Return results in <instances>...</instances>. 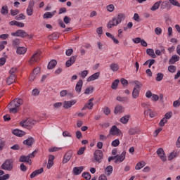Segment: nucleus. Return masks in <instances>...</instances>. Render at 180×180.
<instances>
[{"mask_svg":"<svg viewBox=\"0 0 180 180\" xmlns=\"http://www.w3.org/2000/svg\"><path fill=\"white\" fill-rule=\"evenodd\" d=\"M22 105H23V100L22 98H15L8 105L10 113H18L19 110L18 108Z\"/></svg>","mask_w":180,"mask_h":180,"instance_id":"obj_1","label":"nucleus"},{"mask_svg":"<svg viewBox=\"0 0 180 180\" xmlns=\"http://www.w3.org/2000/svg\"><path fill=\"white\" fill-rule=\"evenodd\" d=\"M126 18L124 13H120L117 17L112 18V20H110L107 24L108 29H112L113 26H117L120 23H122V20Z\"/></svg>","mask_w":180,"mask_h":180,"instance_id":"obj_2","label":"nucleus"},{"mask_svg":"<svg viewBox=\"0 0 180 180\" xmlns=\"http://www.w3.org/2000/svg\"><path fill=\"white\" fill-rule=\"evenodd\" d=\"M34 123H36V121L29 118L25 121H21L20 122V126L24 127L25 129H30L32 127H33V126H34Z\"/></svg>","mask_w":180,"mask_h":180,"instance_id":"obj_3","label":"nucleus"},{"mask_svg":"<svg viewBox=\"0 0 180 180\" xmlns=\"http://www.w3.org/2000/svg\"><path fill=\"white\" fill-rule=\"evenodd\" d=\"M1 169L12 171L13 169V161L11 159L6 160L1 166Z\"/></svg>","mask_w":180,"mask_h":180,"instance_id":"obj_4","label":"nucleus"},{"mask_svg":"<svg viewBox=\"0 0 180 180\" xmlns=\"http://www.w3.org/2000/svg\"><path fill=\"white\" fill-rule=\"evenodd\" d=\"M135 86L132 91V98L133 99H137L140 95V85H141V83L139 81L134 82Z\"/></svg>","mask_w":180,"mask_h":180,"instance_id":"obj_5","label":"nucleus"},{"mask_svg":"<svg viewBox=\"0 0 180 180\" xmlns=\"http://www.w3.org/2000/svg\"><path fill=\"white\" fill-rule=\"evenodd\" d=\"M94 158L96 162L101 164V162H102V160H103V152L101 150H95L94 153Z\"/></svg>","mask_w":180,"mask_h":180,"instance_id":"obj_6","label":"nucleus"},{"mask_svg":"<svg viewBox=\"0 0 180 180\" xmlns=\"http://www.w3.org/2000/svg\"><path fill=\"white\" fill-rule=\"evenodd\" d=\"M11 36H13L14 37H21L23 39L27 37V34L23 30H18L15 32H12Z\"/></svg>","mask_w":180,"mask_h":180,"instance_id":"obj_7","label":"nucleus"},{"mask_svg":"<svg viewBox=\"0 0 180 180\" xmlns=\"http://www.w3.org/2000/svg\"><path fill=\"white\" fill-rule=\"evenodd\" d=\"M109 134L111 136H120L122 134V131L116 125H113L110 129Z\"/></svg>","mask_w":180,"mask_h":180,"instance_id":"obj_8","label":"nucleus"},{"mask_svg":"<svg viewBox=\"0 0 180 180\" xmlns=\"http://www.w3.org/2000/svg\"><path fill=\"white\" fill-rule=\"evenodd\" d=\"M33 6H34V1L31 0L30 1L27 8V15L28 16H32V15H33Z\"/></svg>","mask_w":180,"mask_h":180,"instance_id":"obj_9","label":"nucleus"},{"mask_svg":"<svg viewBox=\"0 0 180 180\" xmlns=\"http://www.w3.org/2000/svg\"><path fill=\"white\" fill-rule=\"evenodd\" d=\"M157 154L158 157H160V160L165 162L167 161V156L165 155V153H164V149L160 148L157 150Z\"/></svg>","mask_w":180,"mask_h":180,"instance_id":"obj_10","label":"nucleus"},{"mask_svg":"<svg viewBox=\"0 0 180 180\" xmlns=\"http://www.w3.org/2000/svg\"><path fill=\"white\" fill-rule=\"evenodd\" d=\"M172 8V6H171V4L168 1H163L160 5V9H167V11H171Z\"/></svg>","mask_w":180,"mask_h":180,"instance_id":"obj_11","label":"nucleus"},{"mask_svg":"<svg viewBox=\"0 0 180 180\" xmlns=\"http://www.w3.org/2000/svg\"><path fill=\"white\" fill-rule=\"evenodd\" d=\"M117 158L115 160V164H117V162H123L124 161V158H126V151H123L120 155H117Z\"/></svg>","mask_w":180,"mask_h":180,"instance_id":"obj_12","label":"nucleus"},{"mask_svg":"<svg viewBox=\"0 0 180 180\" xmlns=\"http://www.w3.org/2000/svg\"><path fill=\"white\" fill-rule=\"evenodd\" d=\"M53 165H54V155H49L46 168H48V169H50V168H51V167H53Z\"/></svg>","mask_w":180,"mask_h":180,"instance_id":"obj_13","label":"nucleus"},{"mask_svg":"<svg viewBox=\"0 0 180 180\" xmlns=\"http://www.w3.org/2000/svg\"><path fill=\"white\" fill-rule=\"evenodd\" d=\"M72 157V153L70 152H68L65 153V155L63 157V160L62 161L63 164H67L70 160H71V158Z\"/></svg>","mask_w":180,"mask_h":180,"instance_id":"obj_14","label":"nucleus"},{"mask_svg":"<svg viewBox=\"0 0 180 180\" xmlns=\"http://www.w3.org/2000/svg\"><path fill=\"white\" fill-rule=\"evenodd\" d=\"M12 133L13 134H14L15 136H17L18 137H23V136L26 134V132L20 129H13L12 131Z\"/></svg>","mask_w":180,"mask_h":180,"instance_id":"obj_15","label":"nucleus"},{"mask_svg":"<svg viewBox=\"0 0 180 180\" xmlns=\"http://www.w3.org/2000/svg\"><path fill=\"white\" fill-rule=\"evenodd\" d=\"M82 85L83 82L82 79H79L76 84L75 91L77 94H81V91H82Z\"/></svg>","mask_w":180,"mask_h":180,"instance_id":"obj_16","label":"nucleus"},{"mask_svg":"<svg viewBox=\"0 0 180 180\" xmlns=\"http://www.w3.org/2000/svg\"><path fill=\"white\" fill-rule=\"evenodd\" d=\"M16 79V75H11L7 78L6 84L7 85H12V84H15Z\"/></svg>","mask_w":180,"mask_h":180,"instance_id":"obj_17","label":"nucleus"},{"mask_svg":"<svg viewBox=\"0 0 180 180\" xmlns=\"http://www.w3.org/2000/svg\"><path fill=\"white\" fill-rule=\"evenodd\" d=\"M20 162H27L30 165H32V160H30L29 156L22 155L19 159Z\"/></svg>","mask_w":180,"mask_h":180,"instance_id":"obj_18","label":"nucleus"},{"mask_svg":"<svg viewBox=\"0 0 180 180\" xmlns=\"http://www.w3.org/2000/svg\"><path fill=\"white\" fill-rule=\"evenodd\" d=\"M75 103H77V102L74 100L70 101H65L63 103V108L65 109H70V108H71V106L75 105Z\"/></svg>","mask_w":180,"mask_h":180,"instance_id":"obj_19","label":"nucleus"},{"mask_svg":"<svg viewBox=\"0 0 180 180\" xmlns=\"http://www.w3.org/2000/svg\"><path fill=\"white\" fill-rule=\"evenodd\" d=\"M56 13H57V11H53V12H46L44 14V19H51Z\"/></svg>","mask_w":180,"mask_h":180,"instance_id":"obj_20","label":"nucleus"},{"mask_svg":"<svg viewBox=\"0 0 180 180\" xmlns=\"http://www.w3.org/2000/svg\"><path fill=\"white\" fill-rule=\"evenodd\" d=\"M75 61H77V56H72L69 60L66 61V67H71L72 65L75 63Z\"/></svg>","mask_w":180,"mask_h":180,"instance_id":"obj_21","label":"nucleus"},{"mask_svg":"<svg viewBox=\"0 0 180 180\" xmlns=\"http://www.w3.org/2000/svg\"><path fill=\"white\" fill-rule=\"evenodd\" d=\"M23 144L30 147L34 144V139L33 137H30L27 139L23 141Z\"/></svg>","mask_w":180,"mask_h":180,"instance_id":"obj_22","label":"nucleus"},{"mask_svg":"<svg viewBox=\"0 0 180 180\" xmlns=\"http://www.w3.org/2000/svg\"><path fill=\"white\" fill-rule=\"evenodd\" d=\"M99 75H101V73L99 72L93 74L91 76L88 77L87 82H91V81H95V79H98V78H99Z\"/></svg>","mask_w":180,"mask_h":180,"instance_id":"obj_23","label":"nucleus"},{"mask_svg":"<svg viewBox=\"0 0 180 180\" xmlns=\"http://www.w3.org/2000/svg\"><path fill=\"white\" fill-rule=\"evenodd\" d=\"M82 171H84V167L83 166L75 167L73 168L74 175H79V174H81V172H82Z\"/></svg>","mask_w":180,"mask_h":180,"instance_id":"obj_24","label":"nucleus"},{"mask_svg":"<svg viewBox=\"0 0 180 180\" xmlns=\"http://www.w3.org/2000/svg\"><path fill=\"white\" fill-rule=\"evenodd\" d=\"M129 120H130V115H126L120 118V122L122 123V124H127V123H129Z\"/></svg>","mask_w":180,"mask_h":180,"instance_id":"obj_25","label":"nucleus"},{"mask_svg":"<svg viewBox=\"0 0 180 180\" xmlns=\"http://www.w3.org/2000/svg\"><path fill=\"white\" fill-rule=\"evenodd\" d=\"M40 60V52L35 53L30 59V63H34V61H39Z\"/></svg>","mask_w":180,"mask_h":180,"instance_id":"obj_26","label":"nucleus"},{"mask_svg":"<svg viewBox=\"0 0 180 180\" xmlns=\"http://www.w3.org/2000/svg\"><path fill=\"white\" fill-rule=\"evenodd\" d=\"M0 13L3 15V16H6L8 13H9V8L7 5H4L1 7Z\"/></svg>","mask_w":180,"mask_h":180,"instance_id":"obj_27","label":"nucleus"},{"mask_svg":"<svg viewBox=\"0 0 180 180\" xmlns=\"http://www.w3.org/2000/svg\"><path fill=\"white\" fill-rule=\"evenodd\" d=\"M123 112H124V108H123V106L118 105L115 108L114 113H115V115H117V113H123Z\"/></svg>","mask_w":180,"mask_h":180,"instance_id":"obj_28","label":"nucleus"},{"mask_svg":"<svg viewBox=\"0 0 180 180\" xmlns=\"http://www.w3.org/2000/svg\"><path fill=\"white\" fill-rule=\"evenodd\" d=\"M43 168H40L39 169L34 171L31 174H30V178L33 179L34 176H37V175H40V174H43Z\"/></svg>","mask_w":180,"mask_h":180,"instance_id":"obj_29","label":"nucleus"},{"mask_svg":"<svg viewBox=\"0 0 180 180\" xmlns=\"http://www.w3.org/2000/svg\"><path fill=\"white\" fill-rule=\"evenodd\" d=\"M179 56L178 55H174L169 60V64H175L176 61H179Z\"/></svg>","mask_w":180,"mask_h":180,"instance_id":"obj_30","label":"nucleus"},{"mask_svg":"<svg viewBox=\"0 0 180 180\" xmlns=\"http://www.w3.org/2000/svg\"><path fill=\"white\" fill-rule=\"evenodd\" d=\"M179 155V151H173L168 156V160L169 161H172V160H174V158L178 157Z\"/></svg>","mask_w":180,"mask_h":180,"instance_id":"obj_31","label":"nucleus"},{"mask_svg":"<svg viewBox=\"0 0 180 180\" xmlns=\"http://www.w3.org/2000/svg\"><path fill=\"white\" fill-rule=\"evenodd\" d=\"M146 54H148V56H150V57H151L152 58H157V55H155V53H154V49H148L146 50Z\"/></svg>","mask_w":180,"mask_h":180,"instance_id":"obj_32","label":"nucleus"},{"mask_svg":"<svg viewBox=\"0 0 180 180\" xmlns=\"http://www.w3.org/2000/svg\"><path fill=\"white\" fill-rule=\"evenodd\" d=\"M95 91V88H94L92 86H87L86 89L84 90V95H89L90 94H92Z\"/></svg>","mask_w":180,"mask_h":180,"instance_id":"obj_33","label":"nucleus"},{"mask_svg":"<svg viewBox=\"0 0 180 180\" xmlns=\"http://www.w3.org/2000/svg\"><path fill=\"white\" fill-rule=\"evenodd\" d=\"M57 65V60H51L48 64V70H53Z\"/></svg>","mask_w":180,"mask_h":180,"instance_id":"obj_34","label":"nucleus"},{"mask_svg":"<svg viewBox=\"0 0 180 180\" xmlns=\"http://www.w3.org/2000/svg\"><path fill=\"white\" fill-rule=\"evenodd\" d=\"M143 167H146V162L141 161L136 164V165L135 166V169H136V171H139L141 169V168H143Z\"/></svg>","mask_w":180,"mask_h":180,"instance_id":"obj_35","label":"nucleus"},{"mask_svg":"<svg viewBox=\"0 0 180 180\" xmlns=\"http://www.w3.org/2000/svg\"><path fill=\"white\" fill-rule=\"evenodd\" d=\"M27 51V49L25 47H18L17 48V54H25Z\"/></svg>","mask_w":180,"mask_h":180,"instance_id":"obj_36","label":"nucleus"},{"mask_svg":"<svg viewBox=\"0 0 180 180\" xmlns=\"http://www.w3.org/2000/svg\"><path fill=\"white\" fill-rule=\"evenodd\" d=\"M148 113H149L150 117H155V115H157V112L154 111H151L150 109L146 110L144 111V115H148Z\"/></svg>","mask_w":180,"mask_h":180,"instance_id":"obj_37","label":"nucleus"},{"mask_svg":"<svg viewBox=\"0 0 180 180\" xmlns=\"http://www.w3.org/2000/svg\"><path fill=\"white\" fill-rule=\"evenodd\" d=\"M117 101L118 102H121L122 103H126V102H129V98L128 97H122V96H117Z\"/></svg>","mask_w":180,"mask_h":180,"instance_id":"obj_38","label":"nucleus"},{"mask_svg":"<svg viewBox=\"0 0 180 180\" xmlns=\"http://www.w3.org/2000/svg\"><path fill=\"white\" fill-rule=\"evenodd\" d=\"M106 175L109 176V175L112 174V172H113V167L111 165L108 166L105 169Z\"/></svg>","mask_w":180,"mask_h":180,"instance_id":"obj_39","label":"nucleus"},{"mask_svg":"<svg viewBox=\"0 0 180 180\" xmlns=\"http://www.w3.org/2000/svg\"><path fill=\"white\" fill-rule=\"evenodd\" d=\"M160 5H161V1H157L154 4V5L150 8V11L154 12L155 11H157L158 8H160Z\"/></svg>","mask_w":180,"mask_h":180,"instance_id":"obj_40","label":"nucleus"},{"mask_svg":"<svg viewBox=\"0 0 180 180\" xmlns=\"http://www.w3.org/2000/svg\"><path fill=\"white\" fill-rule=\"evenodd\" d=\"M140 131V130H139V129L137 128H131L129 130V134H130V136H133L134 134H137V133H139Z\"/></svg>","mask_w":180,"mask_h":180,"instance_id":"obj_41","label":"nucleus"},{"mask_svg":"<svg viewBox=\"0 0 180 180\" xmlns=\"http://www.w3.org/2000/svg\"><path fill=\"white\" fill-rule=\"evenodd\" d=\"M119 82H120L119 79H115L111 84L112 89H117V85H119Z\"/></svg>","mask_w":180,"mask_h":180,"instance_id":"obj_42","label":"nucleus"},{"mask_svg":"<svg viewBox=\"0 0 180 180\" xmlns=\"http://www.w3.org/2000/svg\"><path fill=\"white\" fill-rule=\"evenodd\" d=\"M48 39H49V40H57V39H58V34L57 32H54L49 35Z\"/></svg>","mask_w":180,"mask_h":180,"instance_id":"obj_43","label":"nucleus"},{"mask_svg":"<svg viewBox=\"0 0 180 180\" xmlns=\"http://www.w3.org/2000/svg\"><path fill=\"white\" fill-rule=\"evenodd\" d=\"M92 108H94V103H86L83 108L82 109V110H85V109H89L90 110L92 109Z\"/></svg>","mask_w":180,"mask_h":180,"instance_id":"obj_44","label":"nucleus"},{"mask_svg":"<svg viewBox=\"0 0 180 180\" xmlns=\"http://www.w3.org/2000/svg\"><path fill=\"white\" fill-rule=\"evenodd\" d=\"M110 68L112 71H117L119 70V65L117 63H112L110 65Z\"/></svg>","mask_w":180,"mask_h":180,"instance_id":"obj_45","label":"nucleus"},{"mask_svg":"<svg viewBox=\"0 0 180 180\" xmlns=\"http://www.w3.org/2000/svg\"><path fill=\"white\" fill-rule=\"evenodd\" d=\"M15 20H25L26 19V15L23 13H20L18 15H16L15 18Z\"/></svg>","mask_w":180,"mask_h":180,"instance_id":"obj_46","label":"nucleus"},{"mask_svg":"<svg viewBox=\"0 0 180 180\" xmlns=\"http://www.w3.org/2000/svg\"><path fill=\"white\" fill-rule=\"evenodd\" d=\"M169 2L171 5H173V6H178V8H180V4L176 0H169Z\"/></svg>","mask_w":180,"mask_h":180,"instance_id":"obj_47","label":"nucleus"},{"mask_svg":"<svg viewBox=\"0 0 180 180\" xmlns=\"http://www.w3.org/2000/svg\"><path fill=\"white\" fill-rule=\"evenodd\" d=\"M163 78H164V74L161 72H159L157 74L156 81H158V82H160V81H162Z\"/></svg>","mask_w":180,"mask_h":180,"instance_id":"obj_48","label":"nucleus"},{"mask_svg":"<svg viewBox=\"0 0 180 180\" xmlns=\"http://www.w3.org/2000/svg\"><path fill=\"white\" fill-rule=\"evenodd\" d=\"M168 71L169 72H172V74H174V72H175L176 71V67H175L174 65H169L168 67Z\"/></svg>","mask_w":180,"mask_h":180,"instance_id":"obj_49","label":"nucleus"},{"mask_svg":"<svg viewBox=\"0 0 180 180\" xmlns=\"http://www.w3.org/2000/svg\"><path fill=\"white\" fill-rule=\"evenodd\" d=\"M119 144H120V141H119V139H115L112 141L111 146H112V147H118Z\"/></svg>","mask_w":180,"mask_h":180,"instance_id":"obj_50","label":"nucleus"},{"mask_svg":"<svg viewBox=\"0 0 180 180\" xmlns=\"http://www.w3.org/2000/svg\"><path fill=\"white\" fill-rule=\"evenodd\" d=\"M20 44V40L19 39H15L13 41V47H17Z\"/></svg>","mask_w":180,"mask_h":180,"instance_id":"obj_51","label":"nucleus"},{"mask_svg":"<svg viewBox=\"0 0 180 180\" xmlns=\"http://www.w3.org/2000/svg\"><path fill=\"white\" fill-rule=\"evenodd\" d=\"M167 122H168L167 120H166L165 117L162 118L160 122H159V126H160V127H164V126H165V123H167Z\"/></svg>","mask_w":180,"mask_h":180,"instance_id":"obj_52","label":"nucleus"},{"mask_svg":"<svg viewBox=\"0 0 180 180\" xmlns=\"http://www.w3.org/2000/svg\"><path fill=\"white\" fill-rule=\"evenodd\" d=\"M6 44H8V41H0V51L5 49V46H6Z\"/></svg>","mask_w":180,"mask_h":180,"instance_id":"obj_53","label":"nucleus"},{"mask_svg":"<svg viewBox=\"0 0 180 180\" xmlns=\"http://www.w3.org/2000/svg\"><path fill=\"white\" fill-rule=\"evenodd\" d=\"M82 177L85 178L86 180L91 179V174L89 172H84L82 174Z\"/></svg>","mask_w":180,"mask_h":180,"instance_id":"obj_54","label":"nucleus"},{"mask_svg":"<svg viewBox=\"0 0 180 180\" xmlns=\"http://www.w3.org/2000/svg\"><path fill=\"white\" fill-rule=\"evenodd\" d=\"M18 69L16 68H12L9 71V75H16V71Z\"/></svg>","mask_w":180,"mask_h":180,"instance_id":"obj_55","label":"nucleus"},{"mask_svg":"<svg viewBox=\"0 0 180 180\" xmlns=\"http://www.w3.org/2000/svg\"><path fill=\"white\" fill-rule=\"evenodd\" d=\"M32 74L33 75H36L37 77V75L40 74V68H36L35 69H34V70L32 71Z\"/></svg>","mask_w":180,"mask_h":180,"instance_id":"obj_56","label":"nucleus"},{"mask_svg":"<svg viewBox=\"0 0 180 180\" xmlns=\"http://www.w3.org/2000/svg\"><path fill=\"white\" fill-rule=\"evenodd\" d=\"M61 106H63V103H61V102L55 103L53 104L54 109H60V108H61Z\"/></svg>","mask_w":180,"mask_h":180,"instance_id":"obj_57","label":"nucleus"},{"mask_svg":"<svg viewBox=\"0 0 180 180\" xmlns=\"http://www.w3.org/2000/svg\"><path fill=\"white\" fill-rule=\"evenodd\" d=\"M59 150H61V148L57 147H52L49 148V153H54L56 151H59Z\"/></svg>","mask_w":180,"mask_h":180,"instance_id":"obj_58","label":"nucleus"},{"mask_svg":"<svg viewBox=\"0 0 180 180\" xmlns=\"http://www.w3.org/2000/svg\"><path fill=\"white\" fill-rule=\"evenodd\" d=\"M107 11H108V12H113V11H115V6H113V4L107 6Z\"/></svg>","mask_w":180,"mask_h":180,"instance_id":"obj_59","label":"nucleus"},{"mask_svg":"<svg viewBox=\"0 0 180 180\" xmlns=\"http://www.w3.org/2000/svg\"><path fill=\"white\" fill-rule=\"evenodd\" d=\"M63 22L64 23H65L66 25H68V23H70L71 22V18H70V17L65 15L63 18Z\"/></svg>","mask_w":180,"mask_h":180,"instance_id":"obj_60","label":"nucleus"},{"mask_svg":"<svg viewBox=\"0 0 180 180\" xmlns=\"http://www.w3.org/2000/svg\"><path fill=\"white\" fill-rule=\"evenodd\" d=\"M173 106L174 108H179V106H180V97L177 101L173 103Z\"/></svg>","mask_w":180,"mask_h":180,"instance_id":"obj_61","label":"nucleus"},{"mask_svg":"<svg viewBox=\"0 0 180 180\" xmlns=\"http://www.w3.org/2000/svg\"><path fill=\"white\" fill-rule=\"evenodd\" d=\"M81 77L84 79L86 77V75H88V70H84L80 74Z\"/></svg>","mask_w":180,"mask_h":180,"instance_id":"obj_62","label":"nucleus"},{"mask_svg":"<svg viewBox=\"0 0 180 180\" xmlns=\"http://www.w3.org/2000/svg\"><path fill=\"white\" fill-rule=\"evenodd\" d=\"M141 38L136 37L132 39V41L135 43V44H139V43H141Z\"/></svg>","mask_w":180,"mask_h":180,"instance_id":"obj_63","label":"nucleus"},{"mask_svg":"<svg viewBox=\"0 0 180 180\" xmlns=\"http://www.w3.org/2000/svg\"><path fill=\"white\" fill-rule=\"evenodd\" d=\"M9 178H11V176L8 174H7L2 176H0V180H6V179H9Z\"/></svg>","mask_w":180,"mask_h":180,"instance_id":"obj_64","label":"nucleus"}]
</instances>
